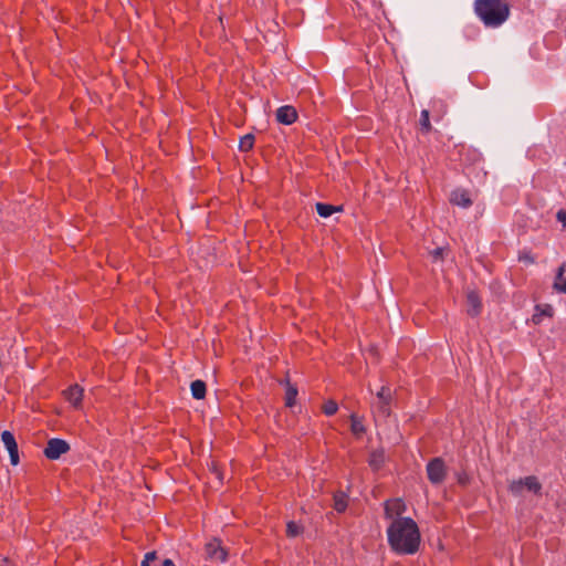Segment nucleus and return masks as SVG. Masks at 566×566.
I'll return each instance as SVG.
<instances>
[{
  "mask_svg": "<svg viewBox=\"0 0 566 566\" xmlns=\"http://www.w3.org/2000/svg\"><path fill=\"white\" fill-rule=\"evenodd\" d=\"M350 430L357 437L366 432L363 421L355 413L350 416Z\"/></svg>",
  "mask_w": 566,
  "mask_h": 566,
  "instance_id": "obj_19",
  "label": "nucleus"
},
{
  "mask_svg": "<svg viewBox=\"0 0 566 566\" xmlns=\"http://www.w3.org/2000/svg\"><path fill=\"white\" fill-rule=\"evenodd\" d=\"M458 482H459L460 484H462V485H465V484H467V482H468V478H467V476H461V475H460V476L458 478Z\"/></svg>",
  "mask_w": 566,
  "mask_h": 566,
  "instance_id": "obj_31",
  "label": "nucleus"
},
{
  "mask_svg": "<svg viewBox=\"0 0 566 566\" xmlns=\"http://www.w3.org/2000/svg\"><path fill=\"white\" fill-rule=\"evenodd\" d=\"M144 559L146 562H149L151 564L153 562H156L158 559L157 553L155 551L146 553Z\"/></svg>",
  "mask_w": 566,
  "mask_h": 566,
  "instance_id": "obj_28",
  "label": "nucleus"
},
{
  "mask_svg": "<svg viewBox=\"0 0 566 566\" xmlns=\"http://www.w3.org/2000/svg\"><path fill=\"white\" fill-rule=\"evenodd\" d=\"M518 261L525 264H533L535 263V258L530 250H523L518 253Z\"/></svg>",
  "mask_w": 566,
  "mask_h": 566,
  "instance_id": "obj_25",
  "label": "nucleus"
},
{
  "mask_svg": "<svg viewBox=\"0 0 566 566\" xmlns=\"http://www.w3.org/2000/svg\"><path fill=\"white\" fill-rule=\"evenodd\" d=\"M205 551L210 559L217 562H226L228 556L227 551L221 545V541L218 538H213L208 542L205 546Z\"/></svg>",
  "mask_w": 566,
  "mask_h": 566,
  "instance_id": "obj_7",
  "label": "nucleus"
},
{
  "mask_svg": "<svg viewBox=\"0 0 566 566\" xmlns=\"http://www.w3.org/2000/svg\"><path fill=\"white\" fill-rule=\"evenodd\" d=\"M338 410V405L335 400H327L323 403L322 406V411L326 415V416H333L337 412Z\"/></svg>",
  "mask_w": 566,
  "mask_h": 566,
  "instance_id": "obj_24",
  "label": "nucleus"
},
{
  "mask_svg": "<svg viewBox=\"0 0 566 566\" xmlns=\"http://www.w3.org/2000/svg\"><path fill=\"white\" fill-rule=\"evenodd\" d=\"M406 511L407 505L400 497L389 499L384 503V516L391 522L395 518L403 517L402 514L406 513Z\"/></svg>",
  "mask_w": 566,
  "mask_h": 566,
  "instance_id": "obj_5",
  "label": "nucleus"
},
{
  "mask_svg": "<svg viewBox=\"0 0 566 566\" xmlns=\"http://www.w3.org/2000/svg\"><path fill=\"white\" fill-rule=\"evenodd\" d=\"M446 249L444 248H436L429 252L433 262L443 261Z\"/></svg>",
  "mask_w": 566,
  "mask_h": 566,
  "instance_id": "obj_26",
  "label": "nucleus"
},
{
  "mask_svg": "<svg viewBox=\"0 0 566 566\" xmlns=\"http://www.w3.org/2000/svg\"><path fill=\"white\" fill-rule=\"evenodd\" d=\"M334 509L338 513L345 512L347 509V496L345 493H336L334 495Z\"/></svg>",
  "mask_w": 566,
  "mask_h": 566,
  "instance_id": "obj_22",
  "label": "nucleus"
},
{
  "mask_svg": "<svg viewBox=\"0 0 566 566\" xmlns=\"http://www.w3.org/2000/svg\"><path fill=\"white\" fill-rule=\"evenodd\" d=\"M557 219L560 221L564 226H566V210H559L557 212Z\"/></svg>",
  "mask_w": 566,
  "mask_h": 566,
  "instance_id": "obj_29",
  "label": "nucleus"
},
{
  "mask_svg": "<svg viewBox=\"0 0 566 566\" xmlns=\"http://www.w3.org/2000/svg\"><path fill=\"white\" fill-rule=\"evenodd\" d=\"M536 313L533 315V322L535 324H539L542 322V316L552 317L553 316V307L549 304L536 305Z\"/></svg>",
  "mask_w": 566,
  "mask_h": 566,
  "instance_id": "obj_16",
  "label": "nucleus"
},
{
  "mask_svg": "<svg viewBox=\"0 0 566 566\" xmlns=\"http://www.w3.org/2000/svg\"><path fill=\"white\" fill-rule=\"evenodd\" d=\"M474 11L486 27L496 28L507 20L511 8L505 0H475Z\"/></svg>",
  "mask_w": 566,
  "mask_h": 566,
  "instance_id": "obj_2",
  "label": "nucleus"
},
{
  "mask_svg": "<svg viewBox=\"0 0 566 566\" xmlns=\"http://www.w3.org/2000/svg\"><path fill=\"white\" fill-rule=\"evenodd\" d=\"M524 489L536 495H541L542 483L538 481L537 476L528 475L523 479L513 480L509 484V491L515 496L522 495Z\"/></svg>",
  "mask_w": 566,
  "mask_h": 566,
  "instance_id": "obj_3",
  "label": "nucleus"
},
{
  "mask_svg": "<svg viewBox=\"0 0 566 566\" xmlns=\"http://www.w3.org/2000/svg\"><path fill=\"white\" fill-rule=\"evenodd\" d=\"M69 450L70 444L65 440L52 438L48 441L43 453L49 460H57L62 454L66 453Z\"/></svg>",
  "mask_w": 566,
  "mask_h": 566,
  "instance_id": "obj_6",
  "label": "nucleus"
},
{
  "mask_svg": "<svg viewBox=\"0 0 566 566\" xmlns=\"http://www.w3.org/2000/svg\"><path fill=\"white\" fill-rule=\"evenodd\" d=\"M428 480L434 484H441L447 476V467L442 458H433L427 464Z\"/></svg>",
  "mask_w": 566,
  "mask_h": 566,
  "instance_id": "obj_4",
  "label": "nucleus"
},
{
  "mask_svg": "<svg viewBox=\"0 0 566 566\" xmlns=\"http://www.w3.org/2000/svg\"><path fill=\"white\" fill-rule=\"evenodd\" d=\"M376 396L378 398V411L382 416L388 417L390 415L391 389L388 386H382Z\"/></svg>",
  "mask_w": 566,
  "mask_h": 566,
  "instance_id": "obj_9",
  "label": "nucleus"
},
{
  "mask_svg": "<svg viewBox=\"0 0 566 566\" xmlns=\"http://www.w3.org/2000/svg\"><path fill=\"white\" fill-rule=\"evenodd\" d=\"M140 566H150V564H149V562H146V559H144V560L142 562V565H140Z\"/></svg>",
  "mask_w": 566,
  "mask_h": 566,
  "instance_id": "obj_33",
  "label": "nucleus"
},
{
  "mask_svg": "<svg viewBox=\"0 0 566 566\" xmlns=\"http://www.w3.org/2000/svg\"><path fill=\"white\" fill-rule=\"evenodd\" d=\"M163 566H176V565L171 559L167 558L163 562Z\"/></svg>",
  "mask_w": 566,
  "mask_h": 566,
  "instance_id": "obj_32",
  "label": "nucleus"
},
{
  "mask_svg": "<svg viewBox=\"0 0 566 566\" xmlns=\"http://www.w3.org/2000/svg\"><path fill=\"white\" fill-rule=\"evenodd\" d=\"M304 531V527L294 522V521H290L287 524H286V536L287 537H296L298 535H301Z\"/></svg>",
  "mask_w": 566,
  "mask_h": 566,
  "instance_id": "obj_23",
  "label": "nucleus"
},
{
  "mask_svg": "<svg viewBox=\"0 0 566 566\" xmlns=\"http://www.w3.org/2000/svg\"><path fill=\"white\" fill-rule=\"evenodd\" d=\"M369 465L374 469V470H378L380 467H381V459L380 457H377L375 453L371 455L370 460H369Z\"/></svg>",
  "mask_w": 566,
  "mask_h": 566,
  "instance_id": "obj_27",
  "label": "nucleus"
},
{
  "mask_svg": "<svg viewBox=\"0 0 566 566\" xmlns=\"http://www.w3.org/2000/svg\"><path fill=\"white\" fill-rule=\"evenodd\" d=\"M340 210H342V207H336V206L323 203V202L316 203V211H317L318 216L322 218H328L334 212L340 211Z\"/></svg>",
  "mask_w": 566,
  "mask_h": 566,
  "instance_id": "obj_17",
  "label": "nucleus"
},
{
  "mask_svg": "<svg viewBox=\"0 0 566 566\" xmlns=\"http://www.w3.org/2000/svg\"><path fill=\"white\" fill-rule=\"evenodd\" d=\"M191 395L195 399H203L207 394V385L203 380L197 379L191 382Z\"/></svg>",
  "mask_w": 566,
  "mask_h": 566,
  "instance_id": "obj_15",
  "label": "nucleus"
},
{
  "mask_svg": "<svg viewBox=\"0 0 566 566\" xmlns=\"http://www.w3.org/2000/svg\"><path fill=\"white\" fill-rule=\"evenodd\" d=\"M387 542L397 555H415L421 544L418 524L411 517L395 518L387 527Z\"/></svg>",
  "mask_w": 566,
  "mask_h": 566,
  "instance_id": "obj_1",
  "label": "nucleus"
},
{
  "mask_svg": "<svg viewBox=\"0 0 566 566\" xmlns=\"http://www.w3.org/2000/svg\"><path fill=\"white\" fill-rule=\"evenodd\" d=\"M566 262H564L557 271L555 282H554V289L558 292L566 293Z\"/></svg>",
  "mask_w": 566,
  "mask_h": 566,
  "instance_id": "obj_14",
  "label": "nucleus"
},
{
  "mask_svg": "<svg viewBox=\"0 0 566 566\" xmlns=\"http://www.w3.org/2000/svg\"><path fill=\"white\" fill-rule=\"evenodd\" d=\"M420 130L422 133H429L432 128L430 123V113L428 109H422L419 119Z\"/></svg>",
  "mask_w": 566,
  "mask_h": 566,
  "instance_id": "obj_21",
  "label": "nucleus"
},
{
  "mask_svg": "<svg viewBox=\"0 0 566 566\" xmlns=\"http://www.w3.org/2000/svg\"><path fill=\"white\" fill-rule=\"evenodd\" d=\"M1 440L10 454L11 464L17 465L19 463L20 459H19L18 444H17L14 436L10 431L4 430L1 434Z\"/></svg>",
  "mask_w": 566,
  "mask_h": 566,
  "instance_id": "obj_8",
  "label": "nucleus"
},
{
  "mask_svg": "<svg viewBox=\"0 0 566 566\" xmlns=\"http://www.w3.org/2000/svg\"><path fill=\"white\" fill-rule=\"evenodd\" d=\"M467 300L470 306V308L468 310V314L470 316L479 315L482 308V303L480 301L479 295L475 292H470L467 296Z\"/></svg>",
  "mask_w": 566,
  "mask_h": 566,
  "instance_id": "obj_13",
  "label": "nucleus"
},
{
  "mask_svg": "<svg viewBox=\"0 0 566 566\" xmlns=\"http://www.w3.org/2000/svg\"><path fill=\"white\" fill-rule=\"evenodd\" d=\"M255 137L253 134H247L240 138L239 149L241 151H250L254 146Z\"/></svg>",
  "mask_w": 566,
  "mask_h": 566,
  "instance_id": "obj_20",
  "label": "nucleus"
},
{
  "mask_svg": "<svg viewBox=\"0 0 566 566\" xmlns=\"http://www.w3.org/2000/svg\"><path fill=\"white\" fill-rule=\"evenodd\" d=\"M297 388L286 380L285 406L293 407L296 402Z\"/></svg>",
  "mask_w": 566,
  "mask_h": 566,
  "instance_id": "obj_18",
  "label": "nucleus"
},
{
  "mask_svg": "<svg viewBox=\"0 0 566 566\" xmlns=\"http://www.w3.org/2000/svg\"><path fill=\"white\" fill-rule=\"evenodd\" d=\"M83 388L74 384L63 391V396L74 408H80L83 400Z\"/></svg>",
  "mask_w": 566,
  "mask_h": 566,
  "instance_id": "obj_10",
  "label": "nucleus"
},
{
  "mask_svg": "<svg viewBox=\"0 0 566 566\" xmlns=\"http://www.w3.org/2000/svg\"><path fill=\"white\" fill-rule=\"evenodd\" d=\"M450 202L462 208H469L472 205L470 193L464 189L453 190L450 196Z\"/></svg>",
  "mask_w": 566,
  "mask_h": 566,
  "instance_id": "obj_12",
  "label": "nucleus"
},
{
  "mask_svg": "<svg viewBox=\"0 0 566 566\" xmlns=\"http://www.w3.org/2000/svg\"><path fill=\"white\" fill-rule=\"evenodd\" d=\"M212 472L216 475V478L220 481H222V474L221 471L217 468L216 464H212Z\"/></svg>",
  "mask_w": 566,
  "mask_h": 566,
  "instance_id": "obj_30",
  "label": "nucleus"
},
{
  "mask_svg": "<svg viewBox=\"0 0 566 566\" xmlns=\"http://www.w3.org/2000/svg\"><path fill=\"white\" fill-rule=\"evenodd\" d=\"M297 119V112L293 106L285 105L276 109V120L283 125H292Z\"/></svg>",
  "mask_w": 566,
  "mask_h": 566,
  "instance_id": "obj_11",
  "label": "nucleus"
}]
</instances>
